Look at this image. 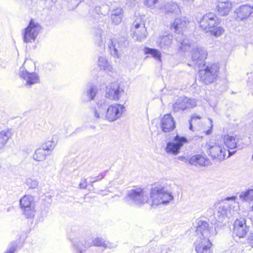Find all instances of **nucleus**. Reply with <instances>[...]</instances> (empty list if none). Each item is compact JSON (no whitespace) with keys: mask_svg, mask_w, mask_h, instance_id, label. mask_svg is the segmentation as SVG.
Masks as SVG:
<instances>
[{"mask_svg":"<svg viewBox=\"0 0 253 253\" xmlns=\"http://www.w3.org/2000/svg\"><path fill=\"white\" fill-rule=\"evenodd\" d=\"M249 243L252 247H253V233L251 235L249 238Z\"/></svg>","mask_w":253,"mask_h":253,"instance_id":"obj_44","label":"nucleus"},{"mask_svg":"<svg viewBox=\"0 0 253 253\" xmlns=\"http://www.w3.org/2000/svg\"><path fill=\"white\" fill-rule=\"evenodd\" d=\"M17 247V244L15 242L10 243L4 253H14Z\"/></svg>","mask_w":253,"mask_h":253,"instance_id":"obj_39","label":"nucleus"},{"mask_svg":"<svg viewBox=\"0 0 253 253\" xmlns=\"http://www.w3.org/2000/svg\"><path fill=\"white\" fill-rule=\"evenodd\" d=\"M161 127L165 132H169L175 128V122L170 114L165 115L161 119Z\"/></svg>","mask_w":253,"mask_h":253,"instance_id":"obj_20","label":"nucleus"},{"mask_svg":"<svg viewBox=\"0 0 253 253\" xmlns=\"http://www.w3.org/2000/svg\"><path fill=\"white\" fill-rule=\"evenodd\" d=\"M206 126L203 128V132L206 135H209L211 134L212 128V121L209 118L206 122L205 123Z\"/></svg>","mask_w":253,"mask_h":253,"instance_id":"obj_37","label":"nucleus"},{"mask_svg":"<svg viewBox=\"0 0 253 253\" xmlns=\"http://www.w3.org/2000/svg\"><path fill=\"white\" fill-rule=\"evenodd\" d=\"M123 9L121 7H116L111 10L110 18L115 25H119L122 22L123 16Z\"/></svg>","mask_w":253,"mask_h":253,"instance_id":"obj_24","label":"nucleus"},{"mask_svg":"<svg viewBox=\"0 0 253 253\" xmlns=\"http://www.w3.org/2000/svg\"><path fill=\"white\" fill-rule=\"evenodd\" d=\"M104 177V173H101L99 175L94 177V178H92L91 177V179L92 180L90 181L91 183H94L96 181H97L99 180H101L102 179V178H103Z\"/></svg>","mask_w":253,"mask_h":253,"instance_id":"obj_41","label":"nucleus"},{"mask_svg":"<svg viewBox=\"0 0 253 253\" xmlns=\"http://www.w3.org/2000/svg\"><path fill=\"white\" fill-rule=\"evenodd\" d=\"M200 27L206 32H210L215 37L221 34L220 20L213 13L205 14L199 22Z\"/></svg>","mask_w":253,"mask_h":253,"instance_id":"obj_4","label":"nucleus"},{"mask_svg":"<svg viewBox=\"0 0 253 253\" xmlns=\"http://www.w3.org/2000/svg\"><path fill=\"white\" fill-rule=\"evenodd\" d=\"M42 29L41 25L33 19L31 20L28 26L22 32L23 41L24 43L35 42Z\"/></svg>","mask_w":253,"mask_h":253,"instance_id":"obj_9","label":"nucleus"},{"mask_svg":"<svg viewBox=\"0 0 253 253\" xmlns=\"http://www.w3.org/2000/svg\"><path fill=\"white\" fill-rule=\"evenodd\" d=\"M124 92L123 87L116 82L109 84L106 88L105 97L111 100H119Z\"/></svg>","mask_w":253,"mask_h":253,"instance_id":"obj_15","label":"nucleus"},{"mask_svg":"<svg viewBox=\"0 0 253 253\" xmlns=\"http://www.w3.org/2000/svg\"><path fill=\"white\" fill-rule=\"evenodd\" d=\"M184 2L189 3L191 2H193L194 0H181Z\"/></svg>","mask_w":253,"mask_h":253,"instance_id":"obj_46","label":"nucleus"},{"mask_svg":"<svg viewBox=\"0 0 253 253\" xmlns=\"http://www.w3.org/2000/svg\"><path fill=\"white\" fill-rule=\"evenodd\" d=\"M224 144L228 148V150H224V154H222L223 158H227L236 152L235 150L231 151L230 150H233L237 147V141L236 138L228 135L224 136Z\"/></svg>","mask_w":253,"mask_h":253,"instance_id":"obj_19","label":"nucleus"},{"mask_svg":"<svg viewBox=\"0 0 253 253\" xmlns=\"http://www.w3.org/2000/svg\"><path fill=\"white\" fill-rule=\"evenodd\" d=\"M187 23L188 22L184 17L175 18L173 23L170 25V29L175 33L180 34L186 27Z\"/></svg>","mask_w":253,"mask_h":253,"instance_id":"obj_23","label":"nucleus"},{"mask_svg":"<svg viewBox=\"0 0 253 253\" xmlns=\"http://www.w3.org/2000/svg\"><path fill=\"white\" fill-rule=\"evenodd\" d=\"M98 65L101 69L108 72H112L113 70L111 63L106 57L99 56L98 60Z\"/></svg>","mask_w":253,"mask_h":253,"instance_id":"obj_28","label":"nucleus"},{"mask_svg":"<svg viewBox=\"0 0 253 253\" xmlns=\"http://www.w3.org/2000/svg\"><path fill=\"white\" fill-rule=\"evenodd\" d=\"M131 30L133 31L132 38L135 41L143 42L146 39V28L140 18H137L134 21Z\"/></svg>","mask_w":253,"mask_h":253,"instance_id":"obj_13","label":"nucleus"},{"mask_svg":"<svg viewBox=\"0 0 253 253\" xmlns=\"http://www.w3.org/2000/svg\"><path fill=\"white\" fill-rule=\"evenodd\" d=\"M200 119H201V117L200 116L195 114L191 117L190 120L193 121L194 120Z\"/></svg>","mask_w":253,"mask_h":253,"instance_id":"obj_43","label":"nucleus"},{"mask_svg":"<svg viewBox=\"0 0 253 253\" xmlns=\"http://www.w3.org/2000/svg\"><path fill=\"white\" fill-rule=\"evenodd\" d=\"M125 111V107L123 105L119 103L112 104L106 109V120L111 122L115 121L121 118Z\"/></svg>","mask_w":253,"mask_h":253,"instance_id":"obj_14","label":"nucleus"},{"mask_svg":"<svg viewBox=\"0 0 253 253\" xmlns=\"http://www.w3.org/2000/svg\"><path fill=\"white\" fill-rule=\"evenodd\" d=\"M45 151L43 148H39L36 149L33 155V159L37 162H41L44 160L46 156Z\"/></svg>","mask_w":253,"mask_h":253,"instance_id":"obj_31","label":"nucleus"},{"mask_svg":"<svg viewBox=\"0 0 253 253\" xmlns=\"http://www.w3.org/2000/svg\"><path fill=\"white\" fill-rule=\"evenodd\" d=\"M20 206L22 214L27 219H32L35 216V207L34 197L26 195L20 200Z\"/></svg>","mask_w":253,"mask_h":253,"instance_id":"obj_10","label":"nucleus"},{"mask_svg":"<svg viewBox=\"0 0 253 253\" xmlns=\"http://www.w3.org/2000/svg\"><path fill=\"white\" fill-rule=\"evenodd\" d=\"M107 103L105 99L98 101L93 109V114L96 121L106 120Z\"/></svg>","mask_w":253,"mask_h":253,"instance_id":"obj_18","label":"nucleus"},{"mask_svg":"<svg viewBox=\"0 0 253 253\" xmlns=\"http://www.w3.org/2000/svg\"><path fill=\"white\" fill-rule=\"evenodd\" d=\"M87 186V182L86 179H83L81 180L80 184L79 187L82 189H85Z\"/></svg>","mask_w":253,"mask_h":253,"instance_id":"obj_42","label":"nucleus"},{"mask_svg":"<svg viewBox=\"0 0 253 253\" xmlns=\"http://www.w3.org/2000/svg\"><path fill=\"white\" fill-rule=\"evenodd\" d=\"M144 52L145 54H151L153 57L157 60H161V53L157 49L145 47L144 48Z\"/></svg>","mask_w":253,"mask_h":253,"instance_id":"obj_34","label":"nucleus"},{"mask_svg":"<svg viewBox=\"0 0 253 253\" xmlns=\"http://www.w3.org/2000/svg\"><path fill=\"white\" fill-rule=\"evenodd\" d=\"M162 8L161 10L165 13H174L178 14L180 12V9L178 5L173 2H169L166 3L164 1V4H162Z\"/></svg>","mask_w":253,"mask_h":253,"instance_id":"obj_25","label":"nucleus"},{"mask_svg":"<svg viewBox=\"0 0 253 253\" xmlns=\"http://www.w3.org/2000/svg\"><path fill=\"white\" fill-rule=\"evenodd\" d=\"M252 210L253 211V205L252 206Z\"/></svg>","mask_w":253,"mask_h":253,"instance_id":"obj_49","label":"nucleus"},{"mask_svg":"<svg viewBox=\"0 0 253 253\" xmlns=\"http://www.w3.org/2000/svg\"><path fill=\"white\" fill-rule=\"evenodd\" d=\"M25 183L26 185L31 189H35L38 187L39 182L31 178H28L26 180Z\"/></svg>","mask_w":253,"mask_h":253,"instance_id":"obj_38","label":"nucleus"},{"mask_svg":"<svg viewBox=\"0 0 253 253\" xmlns=\"http://www.w3.org/2000/svg\"><path fill=\"white\" fill-rule=\"evenodd\" d=\"M233 233L236 236L239 238H243L246 235V227L244 220L236 219L235 221Z\"/></svg>","mask_w":253,"mask_h":253,"instance_id":"obj_22","label":"nucleus"},{"mask_svg":"<svg viewBox=\"0 0 253 253\" xmlns=\"http://www.w3.org/2000/svg\"><path fill=\"white\" fill-rule=\"evenodd\" d=\"M173 38L172 35H161L156 39V43L158 47L163 49H167L170 47Z\"/></svg>","mask_w":253,"mask_h":253,"instance_id":"obj_21","label":"nucleus"},{"mask_svg":"<svg viewBox=\"0 0 253 253\" xmlns=\"http://www.w3.org/2000/svg\"><path fill=\"white\" fill-rule=\"evenodd\" d=\"M214 209L217 211L218 214L220 216L221 215L220 211L221 210V201L218 200L216 202H215L214 205Z\"/></svg>","mask_w":253,"mask_h":253,"instance_id":"obj_40","label":"nucleus"},{"mask_svg":"<svg viewBox=\"0 0 253 253\" xmlns=\"http://www.w3.org/2000/svg\"><path fill=\"white\" fill-rule=\"evenodd\" d=\"M219 70V67L216 64H212L210 67L199 71V76L201 80L205 84H208L213 82L217 76Z\"/></svg>","mask_w":253,"mask_h":253,"instance_id":"obj_11","label":"nucleus"},{"mask_svg":"<svg viewBox=\"0 0 253 253\" xmlns=\"http://www.w3.org/2000/svg\"><path fill=\"white\" fill-rule=\"evenodd\" d=\"M181 44L179 50L182 52H186L192 50L191 59L192 61L198 65L204 63L205 59L207 58V52L206 50L202 47L196 46L192 44L188 39H184L179 41Z\"/></svg>","mask_w":253,"mask_h":253,"instance_id":"obj_5","label":"nucleus"},{"mask_svg":"<svg viewBox=\"0 0 253 253\" xmlns=\"http://www.w3.org/2000/svg\"><path fill=\"white\" fill-rule=\"evenodd\" d=\"M197 105L195 99L190 98L187 97H180L173 105V109L175 112L180 110H184L190 108H193Z\"/></svg>","mask_w":253,"mask_h":253,"instance_id":"obj_16","label":"nucleus"},{"mask_svg":"<svg viewBox=\"0 0 253 253\" xmlns=\"http://www.w3.org/2000/svg\"><path fill=\"white\" fill-rule=\"evenodd\" d=\"M234 3L227 0L222 2V16L228 15L233 9Z\"/></svg>","mask_w":253,"mask_h":253,"instance_id":"obj_33","label":"nucleus"},{"mask_svg":"<svg viewBox=\"0 0 253 253\" xmlns=\"http://www.w3.org/2000/svg\"><path fill=\"white\" fill-rule=\"evenodd\" d=\"M189 126H189V129L193 131V126H192V121L190 120L189 121Z\"/></svg>","mask_w":253,"mask_h":253,"instance_id":"obj_45","label":"nucleus"},{"mask_svg":"<svg viewBox=\"0 0 253 253\" xmlns=\"http://www.w3.org/2000/svg\"><path fill=\"white\" fill-rule=\"evenodd\" d=\"M58 142V136L53 135L50 140L46 141L42 145V148L46 151H51L56 146Z\"/></svg>","mask_w":253,"mask_h":253,"instance_id":"obj_30","label":"nucleus"},{"mask_svg":"<svg viewBox=\"0 0 253 253\" xmlns=\"http://www.w3.org/2000/svg\"><path fill=\"white\" fill-rule=\"evenodd\" d=\"M110 10L108 5L103 4L101 6H96L94 7V11L97 14L105 15L108 14Z\"/></svg>","mask_w":253,"mask_h":253,"instance_id":"obj_36","label":"nucleus"},{"mask_svg":"<svg viewBox=\"0 0 253 253\" xmlns=\"http://www.w3.org/2000/svg\"><path fill=\"white\" fill-rule=\"evenodd\" d=\"M29 66L34 68H35V65L33 61L26 60L23 66L20 67L18 73L20 78L25 82L24 85L27 87H30L32 85L40 82L39 75L35 72H30L31 69L28 67Z\"/></svg>","mask_w":253,"mask_h":253,"instance_id":"obj_7","label":"nucleus"},{"mask_svg":"<svg viewBox=\"0 0 253 253\" xmlns=\"http://www.w3.org/2000/svg\"><path fill=\"white\" fill-rule=\"evenodd\" d=\"M209 152L213 158H217L221 153V148L218 145L209 146Z\"/></svg>","mask_w":253,"mask_h":253,"instance_id":"obj_35","label":"nucleus"},{"mask_svg":"<svg viewBox=\"0 0 253 253\" xmlns=\"http://www.w3.org/2000/svg\"><path fill=\"white\" fill-rule=\"evenodd\" d=\"M164 1L165 0H144V4L151 9L157 8L160 10Z\"/></svg>","mask_w":253,"mask_h":253,"instance_id":"obj_29","label":"nucleus"},{"mask_svg":"<svg viewBox=\"0 0 253 253\" xmlns=\"http://www.w3.org/2000/svg\"><path fill=\"white\" fill-rule=\"evenodd\" d=\"M10 137V132L8 130L0 132V150L4 147Z\"/></svg>","mask_w":253,"mask_h":253,"instance_id":"obj_32","label":"nucleus"},{"mask_svg":"<svg viewBox=\"0 0 253 253\" xmlns=\"http://www.w3.org/2000/svg\"><path fill=\"white\" fill-rule=\"evenodd\" d=\"M93 34V39L95 43L103 48H105L106 44L111 55L117 58L119 57V51L125 46L126 43L125 38L113 39L110 33L104 32L100 28H95Z\"/></svg>","mask_w":253,"mask_h":253,"instance_id":"obj_2","label":"nucleus"},{"mask_svg":"<svg viewBox=\"0 0 253 253\" xmlns=\"http://www.w3.org/2000/svg\"><path fill=\"white\" fill-rule=\"evenodd\" d=\"M189 162L191 165H199L202 166L207 165L209 163L207 159L200 155H196L191 157L189 159Z\"/></svg>","mask_w":253,"mask_h":253,"instance_id":"obj_27","label":"nucleus"},{"mask_svg":"<svg viewBox=\"0 0 253 253\" xmlns=\"http://www.w3.org/2000/svg\"><path fill=\"white\" fill-rule=\"evenodd\" d=\"M130 3H132L133 5H135L136 3V1L135 0H130Z\"/></svg>","mask_w":253,"mask_h":253,"instance_id":"obj_47","label":"nucleus"},{"mask_svg":"<svg viewBox=\"0 0 253 253\" xmlns=\"http://www.w3.org/2000/svg\"><path fill=\"white\" fill-rule=\"evenodd\" d=\"M187 142V139L185 137L176 135L172 141L167 143L165 151L167 153L176 155L180 152V149L184 144Z\"/></svg>","mask_w":253,"mask_h":253,"instance_id":"obj_12","label":"nucleus"},{"mask_svg":"<svg viewBox=\"0 0 253 253\" xmlns=\"http://www.w3.org/2000/svg\"><path fill=\"white\" fill-rule=\"evenodd\" d=\"M150 198L153 207L168 204L173 200L172 195L166 191L165 188L161 185L156 186L151 189Z\"/></svg>","mask_w":253,"mask_h":253,"instance_id":"obj_8","label":"nucleus"},{"mask_svg":"<svg viewBox=\"0 0 253 253\" xmlns=\"http://www.w3.org/2000/svg\"><path fill=\"white\" fill-rule=\"evenodd\" d=\"M148 191L140 187H136L127 191L124 201L128 205L141 206L148 202Z\"/></svg>","mask_w":253,"mask_h":253,"instance_id":"obj_6","label":"nucleus"},{"mask_svg":"<svg viewBox=\"0 0 253 253\" xmlns=\"http://www.w3.org/2000/svg\"><path fill=\"white\" fill-rule=\"evenodd\" d=\"M72 242L76 250V253H84L92 245L109 249H114L117 247L116 244L110 243L99 237H96L92 240L89 239H75Z\"/></svg>","mask_w":253,"mask_h":253,"instance_id":"obj_3","label":"nucleus"},{"mask_svg":"<svg viewBox=\"0 0 253 253\" xmlns=\"http://www.w3.org/2000/svg\"><path fill=\"white\" fill-rule=\"evenodd\" d=\"M97 92V88L95 86H91L87 89L83 94V100L86 101H89L94 99Z\"/></svg>","mask_w":253,"mask_h":253,"instance_id":"obj_26","label":"nucleus"},{"mask_svg":"<svg viewBox=\"0 0 253 253\" xmlns=\"http://www.w3.org/2000/svg\"><path fill=\"white\" fill-rule=\"evenodd\" d=\"M195 227L197 239L194 243L197 253H211V238L218 232V225L216 227L209 226V223L200 219L196 220Z\"/></svg>","mask_w":253,"mask_h":253,"instance_id":"obj_1","label":"nucleus"},{"mask_svg":"<svg viewBox=\"0 0 253 253\" xmlns=\"http://www.w3.org/2000/svg\"><path fill=\"white\" fill-rule=\"evenodd\" d=\"M235 17L238 21H242L253 16V6L244 4L240 6L234 11Z\"/></svg>","mask_w":253,"mask_h":253,"instance_id":"obj_17","label":"nucleus"},{"mask_svg":"<svg viewBox=\"0 0 253 253\" xmlns=\"http://www.w3.org/2000/svg\"><path fill=\"white\" fill-rule=\"evenodd\" d=\"M252 160H253V155H252Z\"/></svg>","mask_w":253,"mask_h":253,"instance_id":"obj_48","label":"nucleus"}]
</instances>
